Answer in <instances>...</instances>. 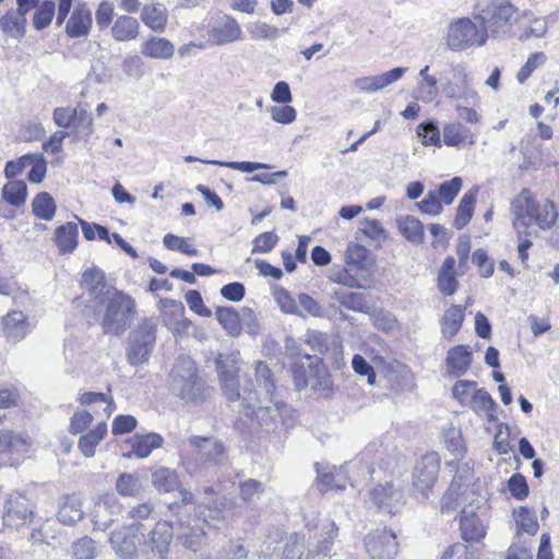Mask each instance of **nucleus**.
<instances>
[{"label": "nucleus", "instance_id": "obj_41", "mask_svg": "<svg viewBox=\"0 0 559 559\" xmlns=\"http://www.w3.org/2000/svg\"><path fill=\"white\" fill-rule=\"evenodd\" d=\"M401 234L411 242L421 243L425 239L423 223L414 216H401L396 219Z\"/></svg>", "mask_w": 559, "mask_h": 559}, {"label": "nucleus", "instance_id": "obj_28", "mask_svg": "<svg viewBox=\"0 0 559 559\" xmlns=\"http://www.w3.org/2000/svg\"><path fill=\"white\" fill-rule=\"evenodd\" d=\"M438 289L444 296H452L459 287L455 277V260L452 255H448L438 272Z\"/></svg>", "mask_w": 559, "mask_h": 559}, {"label": "nucleus", "instance_id": "obj_20", "mask_svg": "<svg viewBox=\"0 0 559 559\" xmlns=\"http://www.w3.org/2000/svg\"><path fill=\"white\" fill-rule=\"evenodd\" d=\"M406 71V68L397 67L379 75L358 78L353 85L360 92L374 93L396 82Z\"/></svg>", "mask_w": 559, "mask_h": 559}, {"label": "nucleus", "instance_id": "obj_36", "mask_svg": "<svg viewBox=\"0 0 559 559\" xmlns=\"http://www.w3.org/2000/svg\"><path fill=\"white\" fill-rule=\"evenodd\" d=\"M317 473H318V487L322 492H326L331 489H343L346 483V476L343 472V468H337L335 466L330 467L329 471L323 472L320 469V464H316Z\"/></svg>", "mask_w": 559, "mask_h": 559}, {"label": "nucleus", "instance_id": "obj_22", "mask_svg": "<svg viewBox=\"0 0 559 559\" xmlns=\"http://www.w3.org/2000/svg\"><path fill=\"white\" fill-rule=\"evenodd\" d=\"M331 297L341 306L352 311L369 313L373 309L370 296L362 293L345 292L341 288H335L332 290Z\"/></svg>", "mask_w": 559, "mask_h": 559}, {"label": "nucleus", "instance_id": "obj_43", "mask_svg": "<svg viewBox=\"0 0 559 559\" xmlns=\"http://www.w3.org/2000/svg\"><path fill=\"white\" fill-rule=\"evenodd\" d=\"M2 31L14 38H21L25 34L26 16L16 10H9L0 20Z\"/></svg>", "mask_w": 559, "mask_h": 559}, {"label": "nucleus", "instance_id": "obj_2", "mask_svg": "<svg viewBox=\"0 0 559 559\" xmlns=\"http://www.w3.org/2000/svg\"><path fill=\"white\" fill-rule=\"evenodd\" d=\"M255 381L258 386L264 393V400L269 403L262 405L258 391L243 389V414L252 420H255L260 426H271L276 421V418L282 415L286 405L275 397V381L270 367L263 361L259 360L254 367Z\"/></svg>", "mask_w": 559, "mask_h": 559}, {"label": "nucleus", "instance_id": "obj_3", "mask_svg": "<svg viewBox=\"0 0 559 559\" xmlns=\"http://www.w3.org/2000/svg\"><path fill=\"white\" fill-rule=\"evenodd\" d=\"M109 295L95 307V313L105 334H122L131 324L135 313L134 299L121 290L108 292Z\"/></svg>", "mask_w": 559, "mask_h": 559}, {"label": "nucleus", "instance_id": "obj_33", "mask_svg": "<svg viewBox=\"0 0 559 559\" xmlns=\"http://www.w3.org/2000/svg\"><path fill=\"white\" fill-rule=\"evenodd\" d=\"M493 7L495 10L490 19H483L481 26L484 31L490 29L492 33H498L513 16L515 8L509 1H502L499 4L493 3Z\"/></svg>", "mask_w": 559, "mask_h": 559}, {"label": "nucleus", "instance_id": "obj_29", "mask_svg": "<svg viewBox=\"0 0 559 559\" xmlns=\"http://www.w3.org/2000/svg\"><path fill=\"white\" fill-rule=\"evenodd\" d=\"M474 133L461 122H450L443 127V141L447 146L474 145Z\"/></svg>", "mask_w": 559, "mask_h": 559}, {"label": "nucleus", "instance_id": "obj_9", "mask_svg": "<svg viewBox=\"0 0 559 559\" xmlns=\"http://www.w3.org/2000/svg\"><path fill=\"white\" fill-rule=\"evenodd\" d=\"M486 38L487 35L483 27L478 29L472 20L463 17L449 24L447 46L452 51H460L473 45L483 46Z\"/></svg>", "mask_w": 559, "mask_h": 559}, {"label": "nucleus", "instance_id": "obj_48", "mask_svg": "<svg viewBox=\"0 0 559 559\" xmlns=\"http://www.w3.org/2000/svg\"><path fill=\"white\" fill-rule=\"evenodd\" d=\"M471 362V352H449L445 361L447 372L452 377H459Z\"/></svg>", "mask_w": 559, "mask_h": 559}, {"label": "nucleus", "instance_id": "obj_47", "mask_svg": "<svg viewBox=\"0 0 559 559\" xmlns=\"http://www.w3.org/2000/svg\"><path fill=\"white\" fill-rule=\"evenodd\" d=\"M463 310L459 306L450 307L441 321V330L445 337L451 338L455 335L463 321Z\"/></svg>", "mask_w": 559, "mask_h": 559}, {"label": "nucleus", "instance_id": "obj_49", "mask_svg": "<svg viewBox=\"0 0 559 559\" xmlns=\"http://www.w3.org/2000/svg\"><path fill=\"white\" fill-rule=\"evenodd\" d=\"M518 532L535 535L538 531V522L534 510L527 507H520L515 512Z\"/></svg>", "mask_w": 559, "mask_h": 559}, {"label": "nucleus", "instance_id": "obj_15", "mask_svg": "<svg viewBox=\"0 0 559 559\" xmlns=\"http://www.w3.org/2000/svg\"><path fill=\"white\" fill-rule=\"evenodd\" d=\"M123 506L119 498L112 493H106L97 499L94 507L93 523L95 528L105 531L114 522L112 516L122 512Z\"/></svg>", "mask_w": 559, "mask_h": 559}, {"label": "nucleus", "instance_id": "obj_40", "mask_svg": "<svg viewBox=\"0 0 559 559\" xmlns=\"http://www.w3.org/2000/svg\"><path fill=\"white\" fill-rule=\"evenodd\" d=\"M109 542L121 559H133L136 554V544L134 536L127 532H114Z\"/></svg>", "mask_w": 559, "mask_h": 559}, {"label": "nucleus", "instance_id": "obj_19", "mask_svg": "<svg viewBox=\"0 0 559 559\" xmlns=\"http://www.w3.org/2000/svg\"><path fill=\"white\" fill-rule=\"evenodd\" d=\"M345 264L353 267L355 272L362 273L370 281L374 260L364 246L350 242L345 252Z\"/></svg>", "mask_w": 559, "mask_h": 559}, {"label": "nucleus", "instance_id": "obj_38", "mask_svg": "<svg viewBox=\"0 0 559 559\" xmlns=\"http://www.w3.org/2000/svg\"><path fill=\"white\" fill-rule=\"evenodd\" d=\"M216 318L222 328L231 336H238L242 330V311L238 312L233 307H218Z\"/></svg>", "mask_w": 559, "mask_h": 559}, {"label": "nucleus", "instance_id": "obj_12", "mask_svg": "<svg viewBox=\"0 0 559 559\" xmlns=\"http://www.w3.org/2000/svg\"><path fill=\"white\" fill-rule=\"evenodd\" d=\"M33 506L28 498L20 493H12L5 501L3 512V525L19 528L31 521Z\"/></svg>", "mask_w": 559, "mask_h": 559}, {"label": "nucleus", "instance_id": "obj_1", "mask_svg": "<svg viewBox=\"0 0 559 559\" xmlns=\"http://www.w3.org/2000/svg\"><path fill=\"white\" fill-rule=\"evenodd\" d=\"M168 389L173 396L187 405L204 403L214 391L189 355L177 358L168 376Z\"/></svg>", "mask_w": 559, "mask_h": 559}, {"label": "nucleus", "instance_id": "obj_13", "mask_svg": "<svg viewBox=\"0 0 559 559\" xmlns=\"http://www.w3.org/2000/svg\"><path fill=\"white\" fill-rule=\"evenodd\" d=\"M174 534L175 527L170 522H156L154 527L144 538V545L154 556L157 557V559H167Z\"/></svg>", "mask_w": 559, "mask_h": 559}, {"label": "nucleus", "instance_id": "obj_59", "mask_svg": "<svg viewBox=\"0 0 559 559\" xmlns=\"http://www.w3.org/2000/svg\"><path fill=\"white\" fill-rule=\"evenodd\" d=\"M73 128L78 129L83 138L87 139L93 134V117L86 108L82 106L76 107V117Z\"/></svg>", "mask_w": 559, "mask_h": 559}, {"label": "nucleus", "instance_id": "obj_57", "mask_svg": "<svg viewBox=\"0 0 559 559\" xmlns=\"http://www.w3.org/2000/svg\"><path fill=\"white\" fill-rule=\"evenodd\" d=\"M78 401L80 402L81 405H91L93 403L98 402L105 403L106 406L104 408V412L106 413L107 417H109L115 409L112 396L107 395L105 393L84 392L80 394Z\"/></svg>", "mask_w": 559, "mask_h": 559}, {"label": "nucleus", "instance_id": "obj_24", "mask_svg": "<svg viewBox=\"0 0 559 559\" xmlns=\"http://www.w3.org/2000/svg\"><path fill=\"white\" fill-rule=\"evenodd\" d=\"M156 323L145 319L130 333L129 343L131 349H148L156 341Z\"/></svg>", "mask_w": 559, "mask_h": 559}, {"label": "nucleus", "instance_id": "obj_37", "mask_svg": "<svg viewBox=\"0 0 559 559\" xmlns=\"http://www.w3.org/2000/svg\"><path fill=\"white\" fill-rule=\"evenodd\" d=\"M115 489L121 497L138 498L144 491V485L136 474L122 473L117 477Z\"/></svg>", "mask_w": 559, "mask_h": 559}, {"label": "nucleus", "instance_id": "obj_11", "mask_svg": "<svg viewBox=\"0 0 559 559\" xmlns=\"http://www.w3.org/2000/svg\"><path fill=\"white\" fill-rule=\"evenodd\" d=\"M365 545L371 559H394L399 552L396 535L386 528L370 533Z\"/></svg>", "mask_w": 559, "mask_h": 559}, {"label": "nucleus", "instance_id": "obj_64", "mask_svg": "<svg viewBox=\"0 0 559 559\" xmlns=\"http://www.w3.org/2000/svg\"><path fill=\"white\" fill-rule=\"evenodd\" d=\"M262 484L255 479H248L239 485L240 498L245 502H252L254 498H258L262 493Z\"/></svg>", "mask_w": 559, "mask_h": 559}, {"label": "nucleus", "instance_id": "obj_55", "mask_svg": "<svg viewBox=\"0 0 559 559\" xmlns=\"http://www.w3.org/2000/svg\"><path fill=\"white\" fill-rule=\"evenodd\" d=\"M416 132L424 145H441L440 131L436 123L431 121L423 122L417 127Z\"/></svg>", "mask_w": 559, "mask_h": 559}, {"label": "nucleus", "instance_id": "obj_30", "mask_svg": "<svg viewBox=\"0 0 559 559\" xmlns=\"http://www.w3.org/2000/svg\"><path fill=\"white\" fill-rule=\"evenodd\" d=\"M167 19V10L160 3L145 4L141 12V20L143 23L156 33L165 31Z\"/></svg>", "mask_w": 559, "mask_h": 559}, {"label": "nucleus", "instance_id": "obj_23", "mask_svg": "<svg viewBox=\"0 0 559 559\" xmlns=\"http://www.w3.org/2000/svg\"><path fill=\"white\" fill-rule=\"evenodd\" d=\"M329 281L345 286L347 288H370V281L362 273L355 272L353 267L345 264L344 267H332L329 274Z\"/></svg>", "mask_w": 559, "mask_h": 559}, {"label": "nucleus", "instance_id": "obj_32", "mask_svg": "<svg viewBox=\"0 0 559 559\" xmlns=\"http://www.w3.org/2000/svg\"><path fill=\"white\" fill-rule=\"evenodd\" d=\"M2 329L8 338L20 341L27 333V318L22 311L13 310L2 319Z\"/></svg>", "mask_w": 559, "mask_h": 559}, {"label": "nucleus", "instance_id": "obj_16", "mask_svg": "<svg viewBox=\"0 0 559 559\" xmlns=\"http://www.w3.org/2000/svg\"><path fill=\"white\" fill-rule=\"evenodd\" d=\"M152 484L159 492H171L179 490L181 501L190 503L192 501V493L180 489V480L176 471L160 466L152 473Z\"/></svg>", "mask_w": 559, "mask_h": 559}, {"label": "nucleus", "instance_id": "obj_42", "mask_svg": "<svg viewBox=\"0 0 559 559\" xmlns=\"http://www.w3.org/2000/svg\"><path fill=\"white\" fill-rule=\"evenodd\" d=\"M107 433V425L105 421L99 423L93 430L82 436L79 440L78 447L86 457H92L95 454L96 447L104 439Z\"/></svg>", "mask_w": 559, "mask_h": 559}, {"label": "nucleus", "instance_id": "obj_60", "mask_svg": "<svg viewBox=\"0 0 559 559\" xmlns=\"http://www.w3.org/2000/svg\"><path fill=\"white\" fill-rule=\"evenodd\" d=\"M493 449L501 455L508 454L512 447L510 444V427L507 424H499L493 439Z\"/></svg>", "mask_w": 559, "mask_h": 559}, {"label": "nucleus", "instance_id": "obj_7", "mask_svg": "<svg viewBox=\"0 0 559 559\" xmlns=\"http://www.w3.org/2000/svg\"><path fill=\"white\" fill-rule=\"evenodd\" d=\"M238 352H219L216 361V371L221 390L224 396L229 402L242 400L241 406L243 407V395H241V388L239 382V359ZM245 404H247L245 402Z\"/></svg>", "mask_w": 559, "mask_h": 559}, {"label": "nucleus", "instance_id": "obj_25", "mask_svg": "<svg viewBox=\"0 0 559 559\" xmlns=\"http://www.w3.org/2000/svg\"><path fill=\"white\" fill-rule=\"evenodd\" d=\"M141 53L144 57L159 60H168L173 58L175 53L174 44L165 38L151 35L141 45Z\"/></svg>", "mask_w": 559, "mask_h": 559}, {"label": "nucleus", "instance_id": "obj_5", "mask_svg": "<svg viewBox=\"0 0 559 559\" xmlns=\"http://www.w3.org/2000/svg\"><path fill=\"white\" fill-rule=\"evenodd\" d=\"M292 373L297 390H328L331 380L322 358L306 352H296L292 356Z\"/></svg>", "mask_w": 559, "mask_h": 559}, {"label": "nucleus", "instance_id": "obj_52", "mask_svg": "<svg viewBox=\"0 0 559 559\" xmlns=\"http://www.w3.org/2000/svg\"><path fill=\"white\" fill-rule=\"evenodd\" d=\"M163 241L168 250L178 251L189 257H197L199 254V250L193 248L192 245L183 237H179L174 234H166Z\"/></svg>", "mask_w": 559, "mask_h": 559}, {"label": "nucleus", "instance_id": "obj_53", "mask_svg": "<svg viewBox=\"0 0 559 559\" xmlns=\"http://www.w3.org/2000/svg\"><path fill=\"white\" fill-rule=\"evenodd\" d=\"M247 29L252 38L254 39H266L272 40L276 39L281 32L277 27L270 25L262 21H257L253 23H250L247 26Z\"/></svg>", "mask_w": 559, "mask_h": 559}, {"label": "nucleus", "instance_id": "obj_51", "mask_svg": "<svg viewBox=\"0 0 559 559\" xmlns=\"http://www.w3.org/2000/svg\"><path fill=\"white\" fill-rule=\"evenodd\" d=\"M71 551L75 559H95L97 557L96 543L88 536L75 540L72 544Z\"/></svg>", "mask_w": 559, "mask_h": 559}, {"label": "nucleus", "instance_id": "obj_61", "mask_svg": "<svg viewBox=\"0 0 559 559\" xmlns=\"http://www.w3.org/2000/svg\"><path fill=\"white\" fill-rule=\"evenodd\" d=\"M546 61V56L544 52H535L532 53L525 64L520 69L516 74V79L519 83L523 84L530 75L533 73L535 69H537L540 64Z\"/></svg>", "mask_w": 559, "mask_h": 559}, {"label": "nucleus", "instance_id": "obj_17", "mask_svg": "<svg viewBox=\"0 0 559 559\" xmlns=\"http://www.w3.org/2000/svg\"><path fill=\"white\" fill-rule=\"evenodd\" d=\"M81 286L93 298L97 305L109 295L108 292H116L114 287H109L105 280V273L97 267L86 270L82 274Z\"/></svg>", "mask_w": 559, "mask_h": 559}, {"label": "nucleus", "instance_id": "obj_35", "mask_svg": "<svg viewBox=\"0 0 559 559\" xmlns=\"http://www.w3.org/2000/svg\"><path fill=\"white\" fill-rule=\"evenodd\" d=\"M229 509L222 503H207L201 504L198 508V516L201 519V523L207 527L219 528V524L223 523L228 515Z\"/></svg>", "mask_w": 559, "mask_h": 559}, {"label": "nucleus", "instance_id": "obj_6", "mask_svg": "<svg viewBox=\"0 0 559 559\" xmlns=\"http://www.w3.org/2000/svg\"><path fill=\"white\" fill-rule=\"evenodd\" d=\"M512 209L515 215V227L526 226L525 218H528L530 221L534 219L542 229H549L558 218V212L552 201L546 200L543 205H539L527 192L522 193L513 201Z\"/></svg>", "mask_w": 559, "mask_h": 559}, {"label": "nucleus", "instance_id": "obj_31", "mask_svg": "<svg viewBox=\"0 0 559 559\" xmlns=\"http://www.w3.org/2000/svg\"><path fill=\"white\" fill-rule=\"evenodd\" d=\"M460 530L462 537L466 542H479L486 535V530L481 521L474 512L463 510L460 516Z\"/></svg>", "mask_w": 559, "mask_h": 559}, {"label": "nucleus", "instance_id": "obj_45", "mask_svg": "<svg viewBox=\"0 0 559 559\" xmlns=\"http://www.w3.org/2000/svg\"><path fill=\"white\" fill-rule=\"evenodd\" d=\"M56 203L48 192L38 193L32 201L33 214L44 221H51L56 214Z\"/></svg>", "mask_w": 559, "mask_h": 559}, {"label": "nucleus", "instance_id": "obj_14", "mask_svg": "<svg viewBox=\"0 0 559 559\" xmlns=\"http://www.w3.org/2000/svg\"><path fill=\"white\" fill-rule=\"evenodd\" d=\"M175 532L180 544L191 550H197L205 536L204 525L200 518L179 516Z\"/></svg>", "mask_w": 559, "mask_h": 559}, {"label": "nucleus", "instance_id": "obj_44", "mask_svg": "<svg viewBox=\"0 0 559 559\" xmlns=\"http://www.w3.org/2000/svg\"><path fill=\"white\" fill-rule=\"evenodd\" d=\"M476 193H477V189H475V191H468L461 199L460 204L456 209V215H455V218L453 222V226L456 229H462L471 221V218L473 216V212H474V205L476 202Z\"/></svg>", "mask_w": 559, "mask_h": 559}, {"label": "nucleus", "instance_id": "obj_10", "mask_svg": "<svg viewBox=\"0 0 559 559\" xmlns=\"http://www.w3.org/2000/svg\"><path fill=\"white\" fill-rule=\"evenodd\" d=\"M439 471L440 456L436 452L427 453L417 461L413 471V485L424 499L428 498V491L436 484Z\"/></svg>", "mask_w": 559, "mask_h": 559}, {"label": "nucleus", "instance_id": "obj_18", "mask_svg": "<svg viewBox=\"0 0 559 559\" xmlns=\"http://www.w3.org/2000/svg\"><path fill=\"white\" fill-rule=\"evenodd\" d=\"M210 38L216 45H226L242 38L239 23L231 15H224L209 32Z\"/></svg>", "mask_w": 559, "mask_h": 559}, {"label": "nucleus", "instance_id": "obj_21", "mask_svg": "<svg viewBox=\"0 0 559 559\" xmlns=\"http://www.w3.org/2000/svg\"><path fill=\"white\" fill-rule=\"evenodd\" d=\"M92 27V12L85 2L78 3L66 25L71 38L87 36Z\"/></svg>", "mask_w": 559, "mask_h": 559}, {"label": "nucleus", "instance_id": "obj_62", "mask_svg": "<svg viewBox=\"0 0 559 559\" xmlns=\"http://www.w3.org/2000/svg\"><path fill=\"white\" fill-rule=\"evenodd\" d=\"M508 488L513 498L524 500L528 496V485L525 477L520 474H513L508 480Z\"/></svg>", "mask_w": 559, "mask_h": 559}, {"label": "nucleus", "instance_id": "obj_50", "mask_svg": "<svg viewBox=\"0 0 559 559\" xmlns=\"http://www.w3.org/2000/svg\"><path fill=\"white\" fill-rule=\"evenodd\" d=\"M56 4L51 0L43 1L35 10L33 25L37 31L46 28L52 21Z\"/></svg>", "mask_w": 559, "mask_h": 559}, {"label": "nucleus", "instance_id": "obj_8", "mask_svg": "<svg viewBox=\"0 0 559 559\" xmlns=\"http://www.w3.org/2000/svg\"><path fill=\"white\" fill-rule=\"evenodd\" d=\"M306 549L305 536L299 533L285 536L276 528L267 537V545L260 559H301Z\"/></svg>", "mask_w": 559, "mask_h": 559}, {"label": "nucleus", "instance_id": "obj_27", "mask_svg": "<svg viewBox=\"0 0 559 559\" xmlns=\"http://www.w3.org/2000/svg\"><path fill=\"white\" fill-rule=\"evenodd\" d=\"M163 442V437L156 432L136 433L129 440L131 451L138 459L147 457L153 450L160 448Z\"/></svg>", "mask_w": 559, "mask_h": 559}, {"label": "nucleus", "instance_id": "obj_63", "mask_svg": "<svg viewBox=\"0 0 559 559\" xmlns=\"http://www.w3.org/2000/svg\"><path fill=\"white\" fill-rule=\"evenodd\" d=\"M76 117V107H58L53 110L55 123L63 129L73 128Z\"/></svg>", "mask_w": 559, "mask_h": 559}, {"label": "nucleus", "instance_id": "obj_4", "mask_svg": "<svg viewBox=\"0 0 559 559\" xmlns=\"http://www.w3.org/2000/svg\"><path fill=\"white\" fill-rule=\"evenodd\" d=\"M188 444L189 450L182 455L181 463L191 475L206 467L219 465L226 460L225 447L215 438L192 436L188 439Z\"/></svg>", "mask_w": 559, "mask_h": 559}, {"label": "nucleus", "instance_id": "obj_46", "mask_svg": "<svg viewBox=\"0 0 559 559\" xmlns=\"http://www.w3.org/2000/svg\"><path fill=\"white\" fill-rule=\"evenodd\" d=\"M27 197V186L23 180H12L2 188V198L13 206H21Z\"/></svg>", "mask_w": 559, "mask_h": 559}, {"label": "nucleus", "instance_id": "obj_34", "mask_svg": "<svg viewBox=\"0 0 559 559\" xmlns=\"http://www.w3.org/2000/svg\"><path fill=\"white\" fill-rule=\"evenodd\" d=\"M111 34L117 41L135 39L140 34V24L136 19L129 15H120L111 26Z\"/></svg>", "mask_w": 559, "mask_h": 559}, {"label": "nucleus", "instance_id": "obj_56", "mask_svg": "<svg viewBox=\"0 0 559 559\" xmlns=\"http://www.w3.org/2000/svg\"><path fill=\"white\" fill-rule=\"evenodd\" d=\"M462 185V178L454 177L451 180L442 182L436 192L445 204H451L460 192Z\"/></svg>", "mask_w": 559, "mask_h": 559}, {"label": "nucleus", "instance_id": "obj_26", "mask_svg": "<svg viewBox=\"0 0 559 559\" xmlns=\"http://www.w3.org/2000/svg\"><path fill=\"white\" fill-rule=\"evenodd\" d=\"M79 228L74 222L60 225L55 230V243L60 254L72 253L78 247Z\"/></svg>", "mask_w": 559, "mask_h": 559}, {"label": "nucleus", "instance_id": "obj_39", "mask_svg": "<svg viewBox=\"0 0 559 559\" xmlns=\"http://www.w3.org/2000/svg\"><path fill=\"white\" fill-rule=\"evenodd\" d=\"M82 502L75 496L64 497L59 510L58 520L64 525H71L83 518Z\"/></svg>", "mask_w": 559, "mask_h": 559}, {"label": "nucleus", "instance_id": "obj_54", "mask_svg": "<svg viewBox=\"0 0 559 559\" xmlns=\"http://www.w3.org/2000/svg\"><path fill=\"white\" fill-rule=\"evenodd\" d=\"M247 557L248 550L242 544L229 540L215 551L212 559H247Z\"/></svg>", "mask_w": 559, "mask_h": 559}, {"label": "nucleus", "instance_id": "obj_58", "mask_svg": "<svg viewBox=\"0 0 559 559\" xmlns=\"http://www.w3.org/2000/svg\"><path fill=\"white\" fill-rule=\"evenodd\" d=\"M160 304L165 310V316H173L178 324H180L183 329L191 324L190 320L183 317L185 307L181 301H177L174 299H163Z\"/></svg>", "mask_w": 559, "mask_h": 559}]
</instances>
